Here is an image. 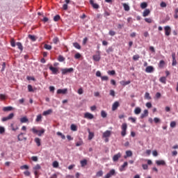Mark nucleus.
<instances>
[{
    "instance_id": "nucleus-1",
    "label": "nucleus",
    "mask_w": 178,
    "mask_h": 178,
    "mask_svg": "<svg viewBox=\"0 0 178 178\" xmlns=\"http://www.w3.org/2000/svg\"><path fill=\"white\" fill-rule=\"evenodd\" d=\"M31 131L33 133V134H37L39 137H41V136L45 133V129H42L40 130H38L35 129V127H33L31 129Z\"/></svg>"
},
{
    "instance_id": "nucleus-2",
    "label": "nucleus",
    "mask_w": 178,
    "mask_h": 178,
    "mask_svg": "<svg viewBox=\"0 0 178 178\" xmlns=\"http://www.w3.org/2000/svg\"><path fill=\"white\" fill-rule=\"evenodd\" d=\"M121 129H122L121 136L122 137H124L126 136L127 131V124L123 123L121 126Z\"/></svg>"
},
{
    "instance_id": "nucleus-3",
    "label": "nucleus",
    "mask_w": 178,
    "mask_h": 178,
    "mask_svg": "<svg viewBox=\"0 0 178 178\" xmlns=\"http://www.w3.org/2000/svg\"><path fill=\"white\" fill-rule=\"evenodd\" d=\"M74 70L72 67L70 68H64L61 70L62 74H67V73H73Z\"/></svg>"
},
{
    "instance_id": "nucleus-4",
    "label": "nucleus",
    "mask_w": 178,
    "mask_h": 178,
    "mask_svg": "<svg viewBox=\"0 0 178 178\" xmlns=\"http://www.w3.org/2000/svg\"><path fill=\"white\" fill-rule=\"evenodd\" d=\"M115 175H116V171L112 169L104 176V178H111L112 176H115Z\"/></svg>"
},
{
    "instance_id": "nucleus-5",
    "label": "nucleus",
    "mask_w": 178,
    "mask_h": 178,
    "mask_svg": "<svg viewBox=\"0 0 178 178\" xmlns=\"http://www.w3.org/2000/svg\"><path fill=\"white\" fill-rule=\"evenodd\" d=\"M97 54L93 55V60L95 62H99L101 60V53L99 51H97Z\"/></svg>"
},
{
    "instance_id": "nucleus-6",
    "label": "nucleus",
    "mask_w": 178,
    "mask_h": 178,
    "mask_svg": "<svg viewBox=\"0 0 178 178\" xmlns=\"http://www.w3.org/2000/svg\"><path fill=\"white\" fill-rule=\"evenodd\" d=\"M164 31L165 34L167 37H169L170 35V33L172 32V29H170V26H166L164 27Z\"/></svg>"
},
{
    "instance_id": "nucleus-7",
    "label": "nucleus",
    "mask_w": 178,
    "mask_h": 178,
    "mask_svg": "<svg viewBox=\"0 0 178 178\" xmlns=\"http://www.w3.org/2000/svg\"><path fill=\"white\" fill-rule=\"evenodd\" d=\"M49 69L51 70V72H52L53 74H58V73H59V70L52 65H50Z\"/></svg>"
},
{
    "instance_id": "nucleus-8",
    "label": "nucleus",
    "mask_w": 178,
    "mask_h": 178,
    "mask_svg": "<svg viewBox=\"0 0 178 178\" xmlns=\"http://www.w3.org/2000/svg\"><path fill=\"white\" fill-rule=\"evenodd\" d=\"M120 158H122V154L120 152L118 153L117 154H115L113 157V162H118L119 161Z\"/></svg>"
},
{
    "instance_id": "nucleus-9",
    "label": "nucleus",
    "mask_w": 178,
    "mask_h": 178,
    "mask_svg": "<svg viewBox=\"0 0 178 178\" xmlns=\"http://www.w3.org/2000/svg\"><path fill=\"white\" fill-rule=\"evenodd\" d=\"M111 134H112V132L111 131L107 130L104 132L102 137H103V138H109V137H111Z\"/></svg>"
},
{
    "instance_id": "nucleus-10",
    "label": "nucleus",
    "mask_w": 178,
    "mask_h": 178,
    "mask_svg": "<svg viewBox=\"0 0 178 178\" xmlns=\"http://www.w3.org/2000/svg\"><path fill=\"white\" fill-rule=\"evenodd\" d=\"M172 66H176V65H177V61L176 60V54L172 53Z\"/></svg>"
},
{
    "instance_id": "nucleus-11",
    "label": "nucleus",
    "mask_w": 178,
    "mask_h": 178,
    "mask_svg": "<svg viewBox=\"0 0 178 178\" xmlns=\"http://www.w3.org/2000/svg\"><path fill=\"white\" fill-rule=\"evenodd\" d=\"M84 118L85 119H89L91 120L94 118V115L91 114L90 113H86L84 114Z\"/></svg>"
},
{
    "instance_id": "nucleus-12",
    "label": "nucleus",
    "mask_w": 178,
    "mask_h": 178,
    "mask_svg": "<svg viewBox=\"0 0 178 178\" xmlns=\"http://www.w3.org/2000/svg\"><path fill=\"white\" fill-rule=\"evenodd\" d=\"M90 5H92V8H94V9H99V5L94 3V0H90Z\"/></svg>"
},
{
    "instance_id": "nucleus-13",
    "label": "nucleus",
    "mask_w": 178,
    "mask_h": 178,
    "mask_svg": "<svg viewBox=\"0 0 178 178\" xmlns=\"http://www.w3.org/2000/svg\"><path fill=\"white\" fill-rule=\"evenodd\" d=\"M119 106H120L119 102H115L112 106V111H116V109H118Z\"/></svg>"
},
{
    "instance_id": "nucleus-14",
    "label": "nucleus",
    "mask_w": 178,
    "mask_h": 178,
    "mask_svg": "<svg viewBox=\"0 0 178 178\" xmlns=\"http://www.w3.org/2000/svg\"><path fill=\"white\" fill-rule=\"evenodd\" d=\"M127 165H129V163H127V161H125L122 165H121V167L120 168V172H124V170H126V169H124V168H127Z\"/></svg>"
},
{
    "instance_id": "nucleus-15",
    "label": "nucleus",
    "mask_w": 178,
    "mask_h": 178,
    "mask_svg": "<svg viewBox=\"0 0 178 178\" xmlns=\"http://www.w3.org/2000/svg\"><path fill=\"white\" fill-rule=\"evenodd\" d=\"M67 88L58 89L57 90V94H67Z\"/></svg>"
},
{
    "instance_id": "nucleus-16",
    "label": "nucleus",
    "mask_w": 178,
    "mask_h": 178,
    "mask_svg": "<svg viewBox=\"0 0 178 178\" xmlns=\"http://www.w3.org/2000/svg\"><path fill=\"white\" fill-rule=\"evenodd\" d=\"M65 3L63 5V10H67V4L70 3V0H65Z\"/></svg>"
},
{
    "instance_id": "nucleus-17",
    "label": "nucleus",
    "mask_w": 178,
    "mask_h": 178,
    "mask_svg": "<svg viewBox=\"0 0 178 178\" xmlns=\"http://www.w3.org/2000/svg\"><path fill=\"white\" fill-rule=\"evenodd\" d=\"M146 73H152L154 72V67L152 66H147L145 69Z\"/></svg>"
},
{
    "instance_id": "nucleus-18",
    "label": "nucleus",
    "mask_w": 178,
    "mask_h": 178,
    "mask_svg": "<svg viewBox=\"0 0 178 178\" xmlns=\"http://www.w3.org/2000/svg\"><path fill=\"white\" fill-rule=\"evenodd\" d=\"M151 13V10L149 9H145L143 13V17H147Z\"/></svg>"
},
{
    "instance_id": "nucleus-19",
    "label": "nucleus",
    "mask_w": 178,
    "mask_h": 178,
    "mask_svg": "<svg viewBox=\"0 0 178 178\" xmlns=\"http://www.w3.org/2000/svg\"><path fill=\"white\" fill-rule=\"evenodd\" d=\"M148 116V110H144L143 113L140 115V119H144Z\"/></svg>"
},
{
    "instance_id": "nucleus-20",
    "label": "nucleus",
    "mask_w": 178,
    "mask_h": 178,
    "mask_svg": "<svg viewBox=\"0 0 178 178\" xmlns=\"http://www.w3.org/2000/svg\"><path fill=\"white\" fill-rule=\"evenodd\" d=\"M13 110V107L12 106H6L3 108V112H10Z\"/></svg>"
},
{
    "instance_id": "nucleus-21",
    "label": "nucleus",
    "mask_w": 178,
    "mask_h": 178,
    "mask_svg": "<svg viewBox=\"0 0 178 178\" xmlns=\"http://www.w3.org/2000/svg\"><path fill=\"white\" fill-rule=\"evenodd\" d=\"M52 112H53L52 109H49L47 111H44L42 115L43 116H47V115H51Z\"/></svg>"
},
{
    "instance_id": "nucleus-22",
    "label": "nucleus",
    "mask_w": 178,
    "mask_h": 178,
    "mask_svg": "<svg viewBox=\"0 0 178 178\" xmlns=\"http://www.w3.org/2000/svg\"><path fill=\"white\" fill-rule=\"evenodd\" d=\"M156 165H158L159 166H161V165H166V163H165V161H163V160L156 161Z\"/></svg>"
},
{
    "instance_id": "nucleus-23",
    "label": "nucleus",
    "mask_w": 178,
    "mask_h": 178,
    "mask_svg": "<svg viewBox=\"0 0 178 178\" xmlns=\"http://www.w3.org/2000/svg\"><path fill=\"white\" fill-rule=\"evenodd\" d=\"M35 143L38 147H41V139H40V138H35Z\"/></svg>"
},
{
    "instance_id": "nucleus-24",
    "label": "nucleus",
    "mask_w": 178,
    "mask_h": 178,
    "mask_svg": "<svg viewBox=\"0 0 178 178\" xmlns=\"http://www.w3.org/2000/svg\"><path fill=\"white\" fill-rule=\"evenodd\" d=\"M134 113L135 115H140V113H141V108L136 107L134 110Z\"/></svg>"
},
{
    "instance_id": "nucleus-25",
    "label": "nucleus",
    "mask_w": 178,
    "mask_h": 178,
    "mask_svg": "<svg viewBox=\"0 0 178 178\" xmlns=\"http://www.w3.org/2000/svg\"><path fill=\"white\" fill-rule=\"evenodd\" d=\"M122 6H123L124 10H126V12H129V10H130V6H129V5H127V3H123Z\"/></svg>"
},
{
    "instance_id": "nucleus-26",
    "label": "nucleus",
    "mask_w": 178,
    "mask_h": 178,
    "mask_svg": "<svg viewBox=\"0 0 178 178\" xmlns=\"http://www.w3.org/2000/svg\"><path fill=\"white\" fill-rule=\"evenodd\" d=\"M80 163H81V166L82 168H84V166H86V165H87V160L86 159H83V160L80 161Z\"/></svg>"
},
{
    "instance_id": "nucleus-27",
    "label": "nucleus",
    "mask_w": 178,
    "mask_h": 178,
    "mask_svg": "<svg viewBox=\"0 0 178 178\" xmlns=\"http://www.w3.org/2000/svg\"><path fill=\"white\" fill-rule=\"evenodd\" d=\"M20 122L21 123H27V122H29V119L27 118V117H23L20 118Z\"/></svg>"
},
{
    "instance_id": "nucleus-28",
    "label": "nucleus",
    "mask_w": 178,
    "mask_h": 178,
    "mask_svg": "<svg viewBox=\"0 0 178 178\" xmlns=\"http://www.w3.org/2000/svg\"><path fill=\"white\" fill-rule=\"evenodd\" d=\"M159 81L163 84H166V76H162L160 78Z\"/></svg>"
},
{
    "instance_id": "nucleus-29",
    "label": "nucleus",
    "mask_w": 178,
    "mask_h": 178,
    "mask_svg": "<svg viewBox=\"0 0 178 178\" xmlns=\"http://www.w3.org/2000/svg\"><path fill=\"white\" fill-rule=\"evenodd\" d=\"M42 120V115L41 114H39L37 115V118L35 119V122H41Z\"/></svg>"
},
{
    "instance_id": "nucleus-30",
    "label": "nucleus",
    "mask_w": 178,
    "mask_h": 178,
    "mask_svg": "<svg viewBox=\"0 0 178 178\" xmlns=\"http://www.w3.org/2000/svg\"><path fill=\"white\" fill-rule=\"evenodd\" d=\"M73 46L74 47V48H76V49H81V46H80V44L77 43V42H74L73 43Z\"/></svg>"
},
{
    "instance_id": "nucleus-31",
    "label": "nucleus",
    "mask_w": 178,
    "mask_h": 178,
    "mask_svg": "<svg viewBox=\"0 0 178 178\" xmlns=\"http://www.w3.org/2000/svg\"><path fill=\"white\" fill-rule=\"evenodd\" d=\"M17 47H18V49H20V51H23V44H22V42H17Z\"/></svg>"
},
{
    "instance_id": "nucleus-32",
    "label": "nucleus",
    "mask_w": 178,
    "mask_h": 178,
    "mask_svg": "<svg viewBox=\"0 0 178 178\" xmlns=\"http://www.w3.org/2000/svg\"><path fill=\"white\" fill-rule=\"evenodd\" d=\"M147 6H148V3H147V2H143L140 3L141 9H145V8H147Z\"/></svg>"
},
{
    "instance_id": "nucleus-33",
    "label": "nucleus",
    "mask_w": 178,
    "mask_h": 178,
    "mask_svg": "<svg viewBox=\"0 0 178 178\" xmlns=\"http://www.w3.org/2000/svg\"><path fill=\"white\" fill-rule=\"evenodd\" d=\"M44 49H47V51H51V49H52V46L45 44L44 45Z\"/></svg>"
},
{
    "instance_id": "nucleus-34",
    "label": "nucleus",
    "mask_w": 178,
    "mask_h": 178,
    "mask_svg": "<svg viewBox=\"0 0 178 178\" xmlns=\"http://www.w3.org/2000/svg\"><path fill=\"white\" fill-rule=\"evenodd\" d=\"M71 130L72 131H77V126L74 124H71Z\"/></svg>"
},
{
    "instance_id": "nucleus-35",
    "label": "nucleus",
    "mask_w": 178,
    "mask_h": 178,
    "mask_svg": "<svg viewBox=\"0 0 178 178\" xmlns=\"http://www.w3.org/2000/svg\"><path fill=\"white\" fill-rule=\"evenodd\" d=\"M59 20H60V15H56L54 17V22H59Z\"/></svg>"
},
{
    "instance_id": "nucleus-36",
    "label": "nucleus",
    "mask_w": 178,
    "mask_h": 178,
    "mask_svg": "<svg viewBox=\"0 0 178 178\" xmlns=\"http://www.w3.org/2000/svg\"><path fill=\"white\" fill-rule=\"evenodd\" d=\"M101 116H102V118H106V116H108V113H106V112H105V111L102 110L101 111Z\"/></svg>"
},
{
    "instance_id": "nucleus-37",
    "label": "nucleus",
    "mask_w": 178,
    "mask_h": 178,
    "mask_svg": "<svg viewBox=\"0 0 178 178\" xmlns=\"http://www.w3.org/2000/svg\"><path fill=\"white\" fill-rule=\"evenodd\" d=\"M10 45L13 48H15V47H16V42H15V39L14 38H11V40H10Z\"/></svg>"
},
{
    "instance_id": "nucleus-38",
    "label": "nucleus",
    "mask_w": 178,
    "mask_h": 178,
    "mask_svg": "<svg viewBox=\"0 0 178 178\" xmlns=\"http://www.w3.org/2000/svg\"><path fill=\"white\" fill-rule=\"evenodd\" d=\"M89 135H88V140H91L92 138H94V133L91 131H88Z\"/></svg>"
},
{
    "instance_id": "nucleus-39",
    "label": "nucleus",
    "mask_w": 178,
    "mask_h": 178,
    "mask_svg": "<svg viewBox=\"0 0 178 178\" xmlns=\"http://www.w3.org/2000/svg\"><path fill=\"white\" fill-rule=\"evenodd\" d=\"M23 133H21L18 135L17 138L18 141H23Z\"/></svg>"
},
{
    "instance_id": "nucleus-40",
    "label": "nucleus",
    "mask_w": 178,
    "mask_h": 178,
    "mask_svg": "<svg viewBox=\"0 0 178 178\" xmlns=\"http://www.w3.org/2000/svg\"><path fill=\"white\" fill-rule=\"evenodd\" d=\"M28 91L29 92H34V89H33V86L31 85H28Z\"/></svg>"
},
{
    "instance_id": "nucleus-41",
    "label": "nucleus",
    "mask_w": 178,
    "mask_h": 178,
    "mask_svg": "<svg viewBox=\"0 0 178 178\" xmlns=\"http://www.w3.org/2000/svg\"><path fill=\"white\" fill-rule=\"evenodd\" d=\"M58 62H64L65 57H63V56H62V55H60L58 56Z\"/></svg>"
},
{
    "instance_id": "nucleus-42",
    "label": "nucleus",
    "mask_w": 178,
    "mask_h": 178,
    "mask_svg": "<svg viewBox=\"0 0 178 178\" xmlns=\"http://www.w3.org/2000/svg\"><path fill=\"white\" fill-rule=\"evenodd\" d=\"M120 84H122V86H128V84H130V81H122L120 82Z\"/></svg>"
},
{
    "instance_id": "nucleus-43",
    "label": "nucleus",
    "mask_w": 178,
    "mask_h": 178,
    "mask_svg": "<svg viewBox=\"0 0 178 178\" xmlns=\"http://www.w3.org/2000/svg\"><path fill=\"white\" fill-rule=\"evenodd\" d=\"M104 175V172L102 170H100L97 172L96 176L97 177H101Z\"/></svg>"
},
{
    "instance_id": "nucleus-44",
    "label": "nucleus",
    "mask_w": 178,
    "mask_h": 178,
    "mask_svg": "<svg viewBox=\"0 0 178 178\" xmlns=\"http://www.w3.org/2000/svg\"><path fill=\"white\" fill-rule=\"evenodd\" d=\"M159 66V67H163L165 66V61L163 60H160Z\"/></svg>"
},
{
    "instance_id": "nucleus-45",
    "label": "nucleus",
    "mask_w": 178,
    "mask_h": 178,
    "mask_svg": "<svg viewBox=\"0 0 178 178\" xmlns=\"http://www.w3.org/2000/svg\"><path fill=\"white\" fill-rule=\"evenodd\" d=\"M101 79L102 81H108V80H109V78L108 77V76H101Z\"/></svg>"
},
{
    "instance_id": "nucleus-46",
    "label": "nucleus",
    "mask_w": 178,
    "mask_h": 178,
    "mask_svg": "<svg viewBox=\"0 0 178 178\" xmlns=\"http://www.w3.org/2000/svg\"><path fill=\"white\" fill-rule=\"evenodd\" d=\"M145 99H151V96L149 95V92H145Z\"/></svg>"
},
{
    "instance_id": "nucleus-47",
    "label": "nucleus",
    "mask_w": 178,
    "mask_h": 178,
    "mask_svg": "<svg viewBox=\"0 0 178 178\" xmlns=\"http://www.w3.org/2000/svg\"><path fill=\"white\" fill-rule=\"evenodd\" d=\"M53 42L54 44H58L59 42V38L58 37H55L53 39Z\"/></svg>"
},
{
    "instance_id": "nucleus-48",
    "label": "nucleus",
    "mask_w": 178,
    "mask_h": 178,
    "mask_svg": "<svg viewBox=\"0 0 178 178\" xmlns=\"http://www.w3.org/2000/svg\"><path fill=\"white\" fill-rule=\"evenodd\" d=\"M126 155L127 156H133V152L130 150H128L126 152Z\"/></svg>"
},
{
    "instance_id": "nucleus-49",
    "label": "nucleus",
    "mask_w": 178,
    "mask_h": 178,
    "mask_svg": "<svg viewBox=\"0 0 178 178\" xmlns=\"http://www.w3.org/2000/svg\"><path fill=\"white\" fill-rule=\"evenodd\" d=\"M15 117V113H11L9 115L7 116V118H8V120H10V119H13V118Z\"/></svg>"
},
{
    "instance_id": "nucleus-50",
    "label": "nucleus",
    "mask_w": 178,
    "mask_h": 178,
    "mask_svg": "<svg viewBox=\"0 0 178 178\" xmlns=\"http://www.w3.org/2000/svg\"><path fill=\"white\" fill-rule=\"evenodd\" d=\"M107 54H111V52H113V47H110L108 48V49L106 50Z\"/></svg>"
},
{
    "instance_id": "nucleus-51",
    "label": "nucleus",
    "mask_w": 178,
    "mask_h": 178,
    "mask_svg": "<svg viewBox=\"0 0 178 178\" xmlns=\"http://www.w3.org/2000/svg\"><path fill=\"white\" fill-rule=\"evenodd\" d=\"M74 58H75V59H80V58H81V54H80V53H76L74 55Z\"/></svg>"
},
{
    "instance_id": "nucleus-52",
    "label": "nucleus",
    "mask_w": 178,
    "mask_h": 178,
    "mask_svg": "<svg viewBox=\"0 0 178 178\" xmlns=\"http://www.w3.org/2000/svg\"><path fill=\"white\" fill-rule=\"evenodd\" d=\"M40 169H41V165H40L39 164L36 165L33 168V170H40Z\"/></svg>"
},
{
    "instance_id": "nucleus-53",
    "label": "nucleus",
    "mask_w": 178,
    "mask_h": 178,
    "mask_svg": "<svg viewBox=\"0 0 178 178\" xmlns=\"http://www.w3.org/2000/svg\"><path fill=\"white\" fill-rule=\"evenodd\" d=\"M108 34L111 35V37H113V35H116V32H115V31H109Z\"/></svg>"
},
{
    "instance_id": "nucleus-54",
    "label": "nucleus",
    "mask_w": 178,
    "mask_h": 178,
    "mask_svg": "<svg viewBox=\"0 0 178 178\" xmlns=\"http://www.w3.org/2000/svg\"><path fill=\"white\" fill-rule=\"evenodd\" d=\"M108 74H110V76H113L116 74V72H115V70L108 71Z\"/></svg>"
},
{
    "instance_id": "nucleus-55",
    "label": "nucleus",
    "mask_w": 178,
    "mask_h": 178,
    "mask_svg": "<svg viewBox=\"0 0 178 178\" xmlns=\"http://www.w3.org/2000/svg\"><path fill=\"white\" fill-rule=\"evenodd\" d=\"M29 38H30V40H31L32 41H35V40H37L35 38V36L32 35H29Z\"/></svg>"
},
{
    "instance_id": "nucleus-56",
    "label": "nucleus",
    "mask_w": 178,
    "mask_h": 178,
    "mask_svg": "<svg viewBox=\"0 0 178 178\" xmlns=\"http://www.w3.org/2000/svg\"><path fill=\"white\" fill-rule=\"evenodd\" d=\"M133 59H134V60H138V59H140V56H139L138 54L134 55V56H133Z\"/></svg>"
},
{
    "instance_id": "nucleus-57",
    "label": "nucleus",
    "mask_w": 178,
    "mask_h": 178,
    "mask_svg": "<svg viewBox=\"0 0 178 178\" xmlns=\"http://www.w3.org/2000/svg\"><path fill=\"white\" fill-rule=\"evenodd\" d=\"M59 166V163L58 161L53 162V167L54 168H58Z\"/></svg>"
},
{
    "instance_id": "nucleus-58",
    "label": "nucleus",
    "mask_w": 178,
    "mask_h": 178,
    "mask_svg": "<svg viewBox=\"0 0 178 178\" xmlns=\"http://www.w3.org/2000/svg\"><path fill=\"white\" fill-rule=\"evenodd\" d=\"M5 133V128L3 127H0V134H3Z\"/></svg>"
},
{
    "instance_id": "nucleus-59",
    "label": "nucleus",
    "mask_w": 178,
    "mask_h": 178,
    "mask_svg": "<svg viewBox=\"0 0 178 178\" xmlns=\"http://www.w3.org/2000/svg\"><path fill=\"white\" fill-rule=\"evenodd\" d=\"M161 97H162V95H161V92H158L156 93V98H157V99H159Z\"/></svg>"
},
{
    "instance_id": "nucleus-60",
    "label": "nucleus",
    "mask_w": 178,
    "mask_h": 178,
    "mask_svg": "<svg viewBox=\"0 0 178 178\" xmlns=\"http://www.w3.org/2000/svg\"><path fill=\"white\" fill-rule=\"evenodd\" d=\"M145 22H146V23H151L152 22V19H151V18H145Z\"/></svg>"
},
{
    "instance_id": "nucleus-61",
    "label": "nucleus",
    "mask_w": 178,
    "mask_h": 178,
    "mask_svg": "<svg viewBox=\"0 0 178 178\" xmlns=\"http://www.w3.org/2000/svg\"><path fill=\"white\" fill-rule=\"evenodd\" d=\"M84 92V91L83 90L82 88H80L78 90V94H79V95H81V94H83Z\"/></svg>"
},
{
    "instance_id": "nucleus-62",
    "label": "nucleus",
    "mask_w": 178,
    "mask_h": 178,
    "mask_svg": "<svg viewBox=\"0 0 178 178\" xmlns=\"http://www.w3.org/2000/svg\"><path fill=\"white\" fill-rule=\"evenodd\" d=\"M170 127H176V122L172 121L170 122Z\"/></svg>"
},
{
    "instance_id": "nucleus-63",
    "label": "nucleus",
    "mask_w": 178,
    "mask_h": 178,
    "mask_svg": "<svg viewBox=\"0 0 178 178\" xmlns=\"http://www.w3.org/2000/svg\"><path fill=\"white\" fill-rule=\"evenodd\" d=\"M110 95H111V97H115V90H110Z\"/></svg>"
},
{
    "instance_id": "nucleus-64",
    "label": "nucleus",
    "mask_w": 178,
    "mask_h": 178,
    "mask_svg": "<svg viewBox=\"0 0 178 178\" xmlns=\"http://www.w3.org/2000/svg\"><path fill=\"white\" fill-rule=\"evenodd\" d=\"M20 169H22V170H23V169H29V165H24L21 166Z\"/></svg>"
}]
</instances>
